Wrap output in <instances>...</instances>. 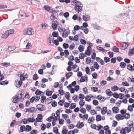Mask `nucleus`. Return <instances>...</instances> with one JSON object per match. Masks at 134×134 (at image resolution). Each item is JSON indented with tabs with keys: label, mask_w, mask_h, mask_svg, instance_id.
<instances>
[{
	"label": "nucleus",
	"mask_w": 134,
	"mask_h": 134,
	"mask_svg": "<svg viewBox=\"0 0 134 134\" xmlns=\"http://www.w3.org/2000/svg\"><path fill=\"white\" fill-rule=\"evenodd\" d=\"M71 4L72 5H75L74 9L76 11L79 12L82 10V5L77 1L76 0L73 1L71 2Z\"/></svg>",
	"instance_id": "nucleus-1"
},
{
	"label": "nucleus",
	"mask_w": 134,
	"mask_h": 134,
	"mask_svg": "<svg viewBox=\"0 0 134 134\" xmlns=\"http://www.w3.org/2000/svg\"><path fill=\"white\" fill-rule=\"evenodd\" d=\"M23 34L24 35H31L34 34V32L32 28H29L25 29L23 31Z\"/></svg>",
	"instance_id": "nucleus-2"
},
{
	"label": "nucleus",
	"mask_w": 134,
	"mask_h": 134,
	"mask_svg": "<svg viewBox=\"0 0 134 134\" xmlns=\"http://www.w3.org/2000/svg\"><path fill=\"white\" fill-rule=\"evenodd\" d=\"M133 122L132 121H128L127 123V127H125V130L127 133L131 131V129L133 128Z\"/></svg>",
	"instance_id": "nucleus-3"
},
{
	"label": "nucleus",
	"mask_w": 134,
	"mask_h": 134,
	"mask_svg": "<svg viewBox=\"0 0 134 134\" xmlns=\"http://www.w3.org/2000/svg\"><path fill=\"white\" fill-rule=\"evenodd\" d=\"M64 31L62 33V36L64 38H66L68 35L69 34L70 32L69 30H66L64 28Z\"/></svg>",
	"instance_id": "nucleus-4"
},
{
	"label": "nucleus",
	"mask_w": 134,
	"mask_h": 134,
	"mask_svg": "<svg viewBox=\"0 0 134 134\" xmlns=\"http://www.w3.org/2000/svg\"><path fill=\"white\" fill-rule=\"evenodd\" d=\"M26 110V112H29L30 113H32L34 112H35L37 110V109L34 107H32L30 108H26L25 109V110Z\"/></svg>",
	"instance_id": "nucleus-5"
},
{
	"label": "nucleus",
	"mask_w": 134,
	"mask_h": 134,
	"mask_svg": "<svg viewBox=\"0 0 134 134\" xmlns=\"http://www.w3.org/2000/svg\"><path fill=\"white\" fill-rule=\"evenodd\" d=\"M44 8L49 13H53L55 12L54 10H53L51 9V8L48 5H45L44 6Z\"/></svg>",
	"instance_id": "nucleus-6"
},
{
	"label": "nucleus",
	"mask_w": 134,
	"mask_h": 134,
	"mask_svg": "<svg viewBox=\"0 0 134 134\" xmlns=\"http://www.w3.org/2000/svg\"><path fill=\"white\" fill-rule=\"evenodd\" d=\"M127 42H123L121 44V49L122 50H125L126 49L128 46L129 44Z\"/></svg>",
	"instance_id": "nucleus-7"
},
{
	"label": "nucleus",
	"mask_w": 134,
	"mask_h": 134,
	"mask_svg": "<svg viewBox=\"0 0 134 134\" xmlns=\"http://www.w3.org/2000/svg\"><path fill=\"white\" fill-rule=\"evenodd\" d=\"M82 19L85 21H87L90 19V16L89 15L85 14L83 16Z\"/></svg>",
	"instance_id": "nucleus-8"
},
{
	"label": "nucleus",
	"mask_w": 134,
	"mask_h": 134,
	"mask_svg": "<svg viewBox=\"0 0 134 134\" xmlns=\"http://www.w3.org/2000/svg\"><path fill=\"white\" fill-rule=\"evenodd\" d=\"M115 118L117 120L119 121L120 120H123L124 119V116L121 115L117 114L115 116Z\"/></svg>",
	"instance_id": "nucleus-9"
},
{
	"label": "nucleus",
	"mask_w": 134,
	"mask_h": 134,
	"mask_svg": "<svg viewBox=\"0 0 134 134\" xmlns=\"http://www.w3.org/2000/svg\"><path fill=\"white\" fill-rule=\"evenodd\" d=\"M38 109L39 111H42L43 110L44 106L42 104H39L37 105L36 106Z\"/></svg>",
	"instance_id": "nucleus-10"
},
{
	"label": "nucleus",
	"mask_w": 134,
	"mask_h": 134,
	"mask_svg": "<svg viewBox=\"0 0 134 134\" xmlns=\"http://www.w3.org/2000/svg\"><path fill=\"white\" fill-rule=\"evenodd\" d=\"M84 126V124L82 122H81L80 121L78 122L76 125V127L78 128H81Z\"/></svg>",
	"instance_id": "nucleus-11"
},
{
	"label": "nucleus",
	"mask_w": 134,
	"mask_h": 134,
	"mask_svg": "<svg viewBox=\"0 0 134 134\" xmlns=\"http://www.w3.org/2000/svg\"><path fill=\"white\" fill-rule=\"evenodd\" d=\"M90 49L91 50V47H88L87 48V50L85 51V53L88 56H90L91 54V52Z\"/></svg>",
	"instance_id": "nucleus-12"
},
{
	"label": "nucleus",
	"mask_w": 134,
	"mask_h": 134,
	"mask_svg": "<svg viewBox=\"0 0 134 134\" xmlns=\"http://www.w3.org/2000/svg\"><path fill=\"white\" fill-rule=\"evenodd\" d=\"M127 69L128 70L132 71L134 70V68L130 64H129L127 65Z\"/></svg>",
	"instance_id": "nucleus-13"
},
{
	"label": "nucleus",
	"mask_w": 134,
	"mask_h": 134,
	"mask_svg": "<svg viewBox=\"0 0 134 134\" xmlns=\"http://www.w3.org/2000/svg\"><path fill=\"white\" fill-rule=\"evenodd\" d=\"M91 25L94 27V29L97 30H99L101 29V28L100 26H98L96 24H92Z\"/></svg>",
	"instance_id": "nucleus-14"
},
{
	"label": "nucleus",
	"mask_w": 134,
	"mask_h": 134,
	"mask_svg": "<svg viewBox=\"0 0 134 134\" xmlns=\"http://www.w3.org/2000/svg\"><path fill=\"white\" fill-rule=\"evenodd\" d=\"M107 108L106 107L102 108L101 110V113L103 115L105 114L107 112Z\"/></svg>",
	"instance_id": "nucleus-15"
},
{
	"label": "nucleus",
	"mask_w": 134,
	"mask_h": 134,
	"mask_svg": "<svg viewBox=\"0 0 134 134\" xmlns=\"http://www.w3.org/2000/svg\"><path fill=\"white\" fill-rule=\"evenodd\" d=\"M105 92L109 96H111L113 95V93L109 89H108Z\"/></svg>",
	"instance_id": "nucleus-16"
},
{
	"label": "nucleus",
	"mask_w": 134,
	"mask_h": 134,
	"mask_svg": "<svg viewBox=\"0 0 134 134\" xmlns=\"http://www.w3.org/2000/svg\"><path fill=\"white\" fill-rule=\"evenodd\" d=\"M72 68L74 70V72H77L79 70V67L76 64L72 66Z\"/></svg>",
	"instance_id": "nucleus-17"
},
{
	"label": "nucleus",
	"mask_w": 134,
	"mask_h": 134,
	"mask_svg": "<svg viewBox=\"0 0 134 134\" xmlns=\"http://www.w3.org/2000/svg\"><path fill=\"white\" fill-rule=\"evenodd\" d=\"M94 120V118L93 116H92L89 118V119L88 120V123H90L92 122L93 123Z\"/></svg>",
	"instance_id": "nucleus-18"
},
{
	"label": "nucleus",
	"mask_w": 134,
	"mask_h": 134,
	"mask_svg": "<svg viewBox=\"0 0 134 134\" xmlns=\"http://www.w3.org/2000/svg\"><path fill=\"white\" fill-rule=\"evenodd\" d=\"M52 99L51 97L48 98L46 100L45 103L46 104H48L50 103L52 101Z\"/></svg>",
	"instance_id": "nucleus-19"
},
{
	"label": "nucleus",
	"mask_w": 134,
	"mask_h": 134,
	"mask_svg": "<svg viewBox=\"0 0 134 134\" xmlns=\"http://www.w3.org/2000/svg\"><path fill=\"white\" fill-rule=\"evenodd\" d=\"M112 109L113 113H117L118 112L119 109L116 107H113Z\"/></svg>",
	"instance_id": "nucleus-20"
},
{
	"label": "nucleus",
	"mask_w": 134,
	"mask_h": 134,
	"mask_svg": "<svg viewBox=\"0 0 134 134\" xmlns=\"http://www.w3.org/2000/svg\"><path fill=\"white\" fill-rule=\"evenodd\" d=\"M18 100V99L17 97V96L15 95L13 97V99L12 101V102L14 103H17L18 102L17 100Z\"/></svg>",
	"instance_id": "nucleus-21"
},
{
	"label": "nucleus",
	"mask_w": 134,
	"mask_h": 134,
	"mask_svg": "<svg viewBox=\"0 0 134 134\" xmlns=\"http://www.w3.org/2000/svg\"><path fill=\"white\" fill-rule=\"evenodd\" d=\"M14 29H12L9 30H7V34H8V35L9 36V35H10L12 34H13L14 32Z\"/></svg>",
	"instance_id": "nucleus-22"
},
{
	"label": "nucleus",
	"mask_w": 134,
	"mask_h": 134,
	"mask_svg": "<svg viewBox=\"0 0 134 134\" xmlns=\"http://www.w3.org/2000/svg\"><path fill=\"white\" fill-rule=\"evenodd\" d=\"M94 64L93 65L94 68L97 70H98L99 68V66L97 63L96 62H94Z\"/></svg>",
	"instance_id": "nucleus-23"
},
{
	"label": "nucleus",
	"mask_w": 134,
	"mask_h": 134,
	"mask_svg": "<svg viewBox=\"0 0 134 134\" xmlns=\"http://www.w3.org/2000/svg\"><path fill=\"white\" fill-rule=\"evenodd\" d=\"M96 48L98 50L102 51L106 53L107 52V51L106 50L101 47L97 46Z\"/></svg>",
	"instance_id": "nucleus-24"
},
{
	"label": "nucleus",
	"mask_w": 134,
	"mask_h": 134,
	"mask_svg": "<svg viewBox=\"0 0 134 134\" xmlns=\"http://www.w3.org/2000/svg\"><path fill=\"white\" fill-rule=\"evenodd\" d=\"M53 92L52 91H48V90L47 89L46 90V95L48 96H49L52 95Z\"/></svg>",
	"instance_id": "nucleus-25"
},
{
	"label": "nucleus",
	"mask_w": 134,
	"mask_h": 134,
	"mask_svg": "<svg viewBox=\"0 0 134 134\" xmlns=\"http://www.w3.org/2000/svg\"><path fill=\"white\" fill-rule=\"evenodd\" d=\"M27 120L29 122H33L35 121V119L34 117L29 118Z\"/></svg>",
	"instance_id": "nucleus-26"
},
{
	"label": "nucleus",
	"mask_w": 134,
	"mask_h": 134,
	"mask_svg": "<svg viewBox=\"0 0 134 134\" xmlns=\"http://www.w3.org/2000/svg\"><path fill=\"white\" fill-rule=\"evenodd\" d=\"M73 73L72 72H69L67 73L66 75V77L67 79L70 78L72 76Z\"/></svg>",
	"instance_id": "nucleus-27"
},
{
	"label": "nucleus",
	"mask_w": 134,
	"mask_h": 134,
	"mask_svg": "<svg viewBox=\"0 0 134 134\" xmlns=\"http://www.w3.org/2000/svg\"><path fill=\"white\" fill-rule=\"evenodd\" d=\"M112 50L114 52H118L119 51L118 48L115 46H114L112 48Z\"/></svg>",
	"instance_id": "nucleus-28"
},
{
	"label": "nucleus",
	"mask_w": 134,
	"mask_h": 134,
	"mask_svg": "<svg viewBox=\"0 0 134 134\" xmlns=\"http://www.w3.org/2000/svg\"><path fill=\"white\" fill-rule=\"evenodd\" d=\"M31 127L29 125H27L26 126V127L25 128V130L26 131L29 132L31 130Z\"/></svg>",
	"instance_id": "nucleus-29"
},
{
	"label": "nucleus",
	"mask_w": 134,
	"mask_h": 134,
	"mask_svg": "<svg viewBox=\"0 0 134 134\" xmlns=\"http://www.w3.org/2000/svg\"><path fill=\"white\" fill-rule=\"evenodd\" d=\"M22 83V82L21 81H19L18 82V83L15 85L17 87H20Z\"/></svg>",
	"instance_id": "nucleus-30"
},
{
	"label": "nucleus",
	"mask_w": 134,
	"mask_h": 134,
	"mask_svg": "<svg viewBox=\"0 0 134 134\" xmlns=\"http://www.w3.org/2000/svg\"><path fill=\"white\" fill-rule=\"evenodd\" d=\"M101 119V116L100 115H97L96 116V120L97 121H100Z\"/></svg>",
	"instance_id": "nucleus-31"
},
{
	"label": "nucleus",
	"mask_w": 134,
	"mask_h": 134,
	"mask_svg": "<svg viewBox=\"0 0 134 134\" xmlns=\"http://www.w3.org/2000/svg\"><path fill=\"white\" fill-rule=\"evenodd\" d=\"M126 65V64L124 62H121L120 63V66L121 68H125Z\"/></svg>",
	"instance_id": "nucleus-32"
},
{
	"label": "nucleus",
	"mask_w": 134,
	"mask_h": 134,
	"mask_svg": "<svg viewBox=\"0 0 134 134\" xmlns=\"http://www.w3.org/2000/svg\"><path fill=\"white\" fill-rule=\"evenodd\" d=\"M119 89V88L116 86L114 85L112 86L111 87L112 90L113 91H115L116 90H118Z\"/></svg>",
	"instance_id": "nucleus-33"
},
{
	"label": "nucleus",
	"mask_w": 134,
	"mask_h": 134,
	"mask_svg": "<svg viewBox=\"0 0 134 134\" xmlns=\"http://www.w3.org/2000/svg\"><path fill=\"white\" fill-rule=\"evenodd\" d=\"M2 65L4 66L8 67L9 66L10 64V63L4 62L2 63Z\"/></svg>",
	"instance_id": "nucleus-34"
},
{
	"label": "nucleus",
	"mask_w": 134,
	"mask_h": 134,
	"mask_svg": "<svg viewBox=\"0 0 134 134\" xmlns=\"http://www.w3.org/2000/svg\"><path fill=\"white\" fill-rule=\"evenodd\" d=\"M7 33V32H6L4 34H3L2 36V38H7L8 36V34Z\"/></svg>",
	"instance_id": "nucleus-35"
},
{
	"label": "nucleus",
	"mask_w": 134,
	"mask_h": 134,
	"mask_svg": "<svg viewBox=\"0 0 134 134\" xmlns=\"http://www.w3.org/2000/svg\"><path fill=\"white\" fill-rule=\"evenodd\" d=\"M78 49L79 51L80 52H82L84 49L82 45L79 46Z\"/></svg>",
	"instance_id": "nucleus-36"
},
{
	"label": "nucleus",
	"mask_w": 134,
	"mask_h": 134,
	"mask_svg": "<svg viewBox=\"0 0 134 134\" xmlns=\"http://www.w3.org/2000/svg\"><path fill=\"white\" fill-rule=\"evenodd\" d=\"M65 101L64 100H60L58 103V104L61 106H62L63 105V103Z\"/></svg>",
	"instance_id": "nucleus-37"
},
{
	"label": "nucleus",
	"mask_w": 134,
	"mask_h": 134,
	"mask_svg": "<svg viewBox=\"0 0 134 134\" xmlns=\"http://www.w3.org/2000/svg\"><path fill=\"white\" fill-rule=\"evenodd\" d=\"M70 94L69 92H67L66 93H65V96L68 100H69V98L70 96Z\"/></svg>",
	"instance_id": "nucleus-38"
},
{
	"label": "nucleus",
	"mask_w": 134,
	"mask_h": 134,
	"mask_svg": "<svg viewBox=\"0 0 134 134\" xmlns=\"http://www.w3.org/2000/svg\"><path fill=\"white\" fill-rule=\"evenodd\" d=\"M85 57H86V56L84 55L83 53H81L80 54L79 58L81 59H83Z\"/></svg>",
	"instance_id": "nucleus-39"
},
{
	"label": "nucleus",
	"mask_w": 134,
	"mask_h": 134,
	"mask_svg": "<svg viewBox=\"0 0 134 134\" xmlns=\"http://www.w3.org/2000/svg\"><path fill=\"white\" fill-rule=\"evenodd\" d=\"M78 96L77 95H75L72 97V99L75 102H77L78 101Z\"/></svg>",
	"instance_id": "nucleus-40"
},
{
	"label": "nucleus",
	"mask_w": 134,
	"mask_h": 134,
	"mask_svg": "<svg viewBox=\"0 0 134 134\" xmlns=\"http://www.w3.org/2000/svg\"><path fill=\"white\" fill-rule=\"evenodd\" d=\"M88 115L87 114H85L83 116L82 119L83 120H87L88 118Z\"/></svg>",
	"instance_id": "nucleus-41"
},
{
	"label": "nucleus",
	"mask_w": 134,
	"mask_h": 134,
	"mask_svg": "<svg viewBox=\"0 0 134 134\" xmlns=\"http://www.w3.org/2000/svg\"><path fill=\"white\" fill-rule=\"evenodd\" d=\"M79 98L82 100L84 99L85 96L83 94H80L79 95Z\"/></svg>",
	"instance_id": "nucleus-42"
},
{
	"label": "nucleus",
	"mask_w": 134,
	"mask_h": 134,
	"mask_svg": "<svg viewBox=\"0 0 134 134\" xmlns=\"http://www.w3.org/2000/svg\"><path fill=\"white\" fill-rule=\"evenodd\" d=\"M25 129V126L24 125L21 126L20 128V131L21 132H23Z\"/></svg>",
	"instance_id": "nucleus-43"
},
{
	"label": "nucleus",
	"mask_w": 134,
	"mask_h": 134,
	"mask_svg": "<svg viewBox=\"0 0 134 134\" xmlns=\"http://www.w3.org/2000/svg\"><path fill=\"white\" fill-rule=\"evenodd\" d=\"M57 25L55 23H53L52 25V27L53 28V30H55L57 26Z\"/></svg>",
	"instance_id": "nucleus-44"
},
{
	"label": "nucleus",
	"mask_w": 134,
	"mask_h": 134,
	"mask_svg": "<svg viewBox=\"0 0 134 134\" xmlns=\"http://www.w3.org/2000/svg\"><path fill=\"white\" fill-rule=\"evenodd\" d=\"M125 128H122L120 131V133L121 134H126L125 131Z\"/></svg>",
	"instance_id": "nucleus-45"
},
{
	"label": "nucleus",
	"mask_w": 134,
	"mask_h": 134,
	"mask_svg": "<svg viewBox=\"0 0 134 134\" xmlns=\"http://www.w3.org/2000/svg\"><path fill=\"white\" fill-rule=\"evenodd\" d=\"M46 99V97L44 96H42L41 98V101L42 103H43Z\"/></svg>",
	"instance_id": "nucleus-46"
},
{
	"label": "nucleus",
	"mask_w": 134,
	"mask_h": 134,
	"mask_svg": "<svg viewBox=\"0 0 134 134\" xmlns=\"http://www.w3.org/2000/svg\"><path fill=\"white\" fill-rule=\"evenodd\" d=\"M122 85L124 86H129V83L127 82H123L122 83Z\"/></svg>",
	"instance_id": "nucleus-47"
},
{
	"label": "nucleus",
	"mask_w": 134,
	"mask_h": 134,
	"mask_svg": "<svg viewBox=\"0 0 134 134\" xmlns=\"http://www.w3.org/2000/svg\"><path fill=\"white\" fill-rule=\"evenodd\" d=\"M110 59L108 57H105L104 58V60L106 63H108L110 61Z\"/></svg>",
	"instance_id": "nucleus-48"
},
{
	"label": "nucleus",
	"mask_w": 134,
	"mask_h": 134,
	"mask_svg": "<svg viewBox=\"0 0 134 134\" xmlns=\"http://www.w3.org/2000/svg\"><path fill=\"white\" fill-rule=\"evenodd\" d=\"M8 82L7 81H3L0 82V84L1 85H5L7 84Z\"/></svg>",
	"instance_id": "nucleus-49"
},
{
	"label": "nucleus",
	"mask_w": 134,
	"mask_h": 134,
	"mask_svg": "<svg viewBox=\"0 0 134 134\" xmlns=\"http://www.w3.org/2000/svg\"><path fill=\"white\" fill-rule=\"evenodd\" d=\"M52 35L53 37H57L58 35V34L57 32H54L52 33Z\"/></svg>",
	"instance_id": "nucleus-50"
},
{
	"label": "nucleus",
	"mask_w": 134,
	"mask_h": 134,
	"mask_svg": "<svg viewBox=\"0 0 134 134\" xmlns=\"http://www.w3.org/2000/svg\"><path fill=\"white\" fill-rule=\"evenodd\" d=\"M28 121V120L27 119L24 118L22 119L21 122L23 123L24 124H26L27 123Z\"/></svg>",
	"instance_id": "nucleus-51"
},
{
	"label": "nucleus",
	"mask_w": 134,
	"mask_h": 134,
	"mask_svg": "<svg viewBox=\"0 0 134 134\" xmlns=\"http://www.w3.org/2000/svg\"><path fill=\"white\" fill-rule=\"evenodd\" d=\"M128 15V14L127 13H121L119 14V16H122L123 17H127Z\"/></svg>",
	"instance_id": "nucleus-52"
},
{
	"label": "nucleus",
	"mask_w": 134,
	"mask_h": 134,
	"mask_svg": "<svg viewBox=\"0 0 134 134\" xmlns=\"http://www.w3.org/2000/svg\"><path fill=\"white\" fill-rule=\"evenodd\" d=\"M51 105L52 107H55L57 105V102L55 101H53Z\"/></svg>",
	"instance_id": "nucleus-53"
},
{
	"label": "nucleus",
	"mask_w": 134,
	"mask_h": 134,
	"mask_svg": "<svg viewBox=\"0 0 134 134\" xmlns=\"http://www.w3.org/2000/svg\"><path fill=\"white\" fill-rule=\"evenodd\" d=\"M85 100L87 101H90L91 100V98L89 96H86L85 97Z\"/></svg>",
	"instance_id": "nucleus-54"
},
{
	"label": "nucleus",
	"mask_w": 134,
	"mask_h": 134,
	"mask_svg": "<svg viewBox=\"0 0 134 134\" xmlns=\"http://www.w3.org/2000/svg\"><path fill=\"white\" fill-rule=\"evenodd\" d=\"M134 54V48H133L131 50L129 53V55H130Z\"/></svg>",
	"instance_id": "nucleus-55"
},
{
	"label": "nucleus",
	"mask_w": 134,
	"mask_h": 134,
	"mask_svg": "<svg viewBox=\"0 0 134 134\" xmlns=\"http://www.w3.org/2000/svg\"><path fill=\"white\" fill-rule=\"evenodd\" d=\"M53 132L55 133H57L58 132V129L57 127H54L53 128Z\"/></svg>",
	"instance_id": "nucleus-56"
},
{
	"label": "nucleus",
	"mask_w": 134,
	"mask_h": 134,
	"mask_svg": "<svg viewBox=\"0 0 134 134\" xmlns=\"http://www.w3.org/2000/svg\"><path fill=\"white\" fill-rule=\"evenodd\" d=\"M35 98V101L36 102H37L40 99V97L38 96H34Z\"/></svg>",
	"instance_id": "nucleus-57"
},
{
	"label": "nucleus",
	"mask_w": 134,
	"mask_h": 134,
	"mask_svg": "<svg viewBox=\"0 0 134 134\" xmlns=\"http://www.w3.org/2000/svg\"><path fill=\"white\" fill-rule=\"evenodd\" d=\"M38 76L37 74L36 73H35L34 75V76L33 77V79L35 80H36L38 79Z\"/></svg>",
	"instance_id": "nucleus-58"
},
{
	"label": "nucleus",
	"mask_w": 134,
	"mask_h": 134,
	"mask_svg": "<svg viewBox=\"0 0 134 134\" xmlns=\"http://www.w3.org/2000/svg\"><path fill=\"white\" fill-rule=\"evenodd\" d=\"M86 60L87 64H89L91 62V59L90 57H88L86 59Z\"/></svg>",
	"instance_id": "nucleus-59"
},
{
	"label": "nucleus",
	"mask_w": 134,
	"mask_h": 134,
	"mask_svg": "<svg viewBox=\"0 0 134 134\" xmlns=\"http://www.w3.org/2000/svg\"><path fill=\"white\" fill-rule=\"evenodd\" d=\"M79 104L80 106L82 107L84 105L85 102L83 100H81L80 101Z\"/></svg>",
	"instance_id": "nucleus-60"
},
{
	"label": "nucleus",
	"mask_w": 134,
	"mask_h": 134,
	"mask_svg": "<svg viewBox=\"0 0 134 134\" xmlns=\"http://www.w3.org/2000/svg\"><path fill=\"white\" fill-rule=\"evenodd\" d=\"M63 47L65 49H66L68 48L69 45L67 43H64L63 44Z\"/></svg>",
	"instance_id": "nucleus-61"
},
{
	"label": "nucleus",
	"mask_w": 134,
	"mask_h": 134,
	"mask_svg": "<svg viewBox=\"0 0 134 134\" xmlns=\"http://www.w3.org/2000/svg\"><path fill=\"white\" fill-rule=\"evenodd\" d=\"M123 116L124 118L128 119L130 117V114L129 113H126Z\"/></svg>",
	"instance_id": "nucleus-62"
},
{
	"label": "nucleus",
	"mask_w": 134,
	"mask_h": 134,
	"mask_svg": "<svg viewBox=\"0 0 134 134\" xmlns=\"http://www.w3.org/2000/svg\"><path fill=\"white\" fill-rule=\"evenodd\" d=\"M99 102L98 101L96 100H94L93 102V104L94 105H98Z\"/></svg>",
	"instance_id": "nucleus-63"
},
{
	"label": "nucleus",
	"mask_w": 134,
	"mask_h": 134,
	"mask_svg": "<svg viewBox=\"0 0 134 134\" xmlns=\"http://www.w3.org/2000/svg\"><path fill=\"white\" fill-rule=\"evenodd\" d=\"M68 130H66V129H64L62 131V134H67Z\"/></svg>",
	"instance_id": "nucleus-64"
}]
</instances>
